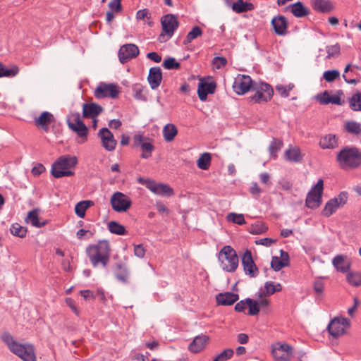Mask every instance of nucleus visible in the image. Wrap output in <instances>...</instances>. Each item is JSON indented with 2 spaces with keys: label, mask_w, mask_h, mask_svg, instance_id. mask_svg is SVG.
<instances>
[{
  "label": "nucleus",
  "mask_w": 361,
  "mask_h": 361,
  "mask_svg": "<svg viewBox=\"0 0 361 361\" xmlns=\"http://www.w3.org/2000/svg\"><path fill=\"white\" fill-rule=\"evenodd\" d=\"M163 66L167 70H177L180 67V64L173 57L164 60Z\"/></svg>",
  "instance_id": "53"
},
{
  "label": "nucleus",
  "mask_w": 361,
  "mask_h": 361,
  "mask_svg": "<svg viewBox=\"0 0 361 361\" xmlns=\"http://www.w3.org/2000/svg\"><path fill=\"white\" fill-rule=\"evenodd\" d=\"M359 69L357 66L348 64L345 68L344 74L343 75L345 81L349 84H357L360 80L357 73V71Z\"/></svg>",
  "instance_id": "25"
},
{
  "label": "nucleus",
  "mask_w": 361,
  "mask_h": 361,
  "mask_svg": "<svg viewBox=\"0 0 361 361\" xmlns=\"http://www.w3.org/2000/svg\"><path fill=\"white\" fill-rule=\"evenodd\" d=\"M161 32L158 37L160 42H165L172 37L175 30L179 26L177 17L173 14H166L161 19Z\"/></svg>",
  "instance_id": "5"
},
{
  "label": "nucleus",
  "mask_w": 361,
  "mask_h": 361,
  "mask_svg": "<svg viewBox=\"0 0 361 361\" xmlns=\"http://www.w3.org/2000/svg\"><path fill=\"white\" fill-rule=\"evenodd\" d=\"M139 54V49L134 44H127L121 47L118 51V58L122 63H126Z\"/></svg>",
  "instance_id": "17"
},
{
  "label": "nucleus",
  "mask_w": 361,
  "mask_h": 361,
  "mask_svg": "<svg viewBox=\"0 0 361 361\" xmlns=\"http://www.w3.org/2000/svg\"><path fill=\"white\" fill-rule=\"evenodd\" d=\"M336 161L343 170L357 169L361 166V150L354 146H345L337 153Z\"/></svg>",
  "instance_id": "2"
},
{
  "label": "nucleus",
  "mask_w": 361,
  "mask_h": 361,
  "mask_svg": "<svg viewBox=\"0 0 361 361\" xmlns=\"http://www.w3.org/2000/svg\"><path fill=\"white\" fill-rule=\"evenodd\" d=\"M283 145V142L281 140L279 139H274L270 143L269 150L271 156L274 158L276 157V153L280 150Z\"/></svg>",
  "instance_id": "51"
},
{
  "label": "nucleus",
  "mask_w": 361,
  "mask_h": 361,
  "mask_svg": "<svg viewBox=\"0 0 361 361\" xmlns=\"http://www.w3.org/2000/svg\"><path fill=\"white\" fill-rule=\"evenodd\" d=\"M317 100L322 104H334L337 105L342 104L341 97L338 95H331L327 91L317 96Z\"/></svg>",
  "instance_id": "28"
},
{
  "label": "nucleus",
  "mask_w": 361,
  "mask_h": 361,
  "mask_svg": "<svg viewBox=\"0 0 361 361\" xmlns=\"http://www.w3.org/2000/svg\"><path fill=\"white\" fill-rule=\"evenodd\" d=\"M211 154L208 152H204L197 159V166L202 170H207L211 165Z\"/></svg>",
  "instance_id": "40"
},
{
  "label": "nucleus",
  "mask_w": 361,
  "mask_h": 361,
  "mask_svg": "<svg viewBox=\"0 0 361 361\" xmlns=\"http://www.w3.org/2000/svg\"><path fill=\"white\" fill-rule=\"evenodd\" d=\"M242 264L245 273L250 277H255L258 274V268L255 264L251 251L247 250L242 257Z\"/></svg>",
  "instance_id": "19"
},
{
  "label": "nucleus",
  "mask_w": 361,
  "mask_h": 361,
  "mask_svg": "<svg viewBox=\"0 0 361 361\" xmlns=\"http://www.w3.org/2000/svg\"><path fill=\"white\" fill-rule=\"evenodd\" d=\"M254 82L249 75H238L234 80L233 88L238 94H243L252 90Z\"/></svg>",
  "instance_id": "15"
},
{
  "label": "nucleus",
  "mask_w": 361,
  "mask_h": 361,
  "mask_svg": "<svg viewBox=\"0 0 361 361\" xmlns=\"http://www.w3.org/2000/svg\"><path fill=\"white\" fill-rule=\"evenodd\" d=\"M293 355V349L286 343H276L272 349V355L276 361H290Z\"/></svg>",
  "instance_id": "16"
},
{
  "label": "nucleus",
  "mask_w": 361,
  "mask_h": 361,
  "mask_svg": "<svg viewBox=\"0 0 361 361\" xmlns=\"http://www.w3.org/2000/svg\"><path fill=\"white\" fill-rule=\"evenodd\" d=\"M275 293L274 283L272 281H267L264 283V288H260L257 292V297H267Z\"/></svg>",
  "instance_id": "42"
},
{
  "label": "nucleus",
  "mask_w": 361,
  "mask_h": 361,
  "mask_svg": "<svg viewBox=\"0 0 361 361\" xmlns=\"http://www.w3.org/2000/svg\"><path fill=\"white\" fill-rule=\"evenodd\" d=\"M134 145L136 147H140L142 154L140 157L142 159H149L152 156V153L154 149L153 141L148 137H145L143 135L138 133L133 137Z\"/></svg>",
  "instance_id": "11"
},
{
  "label": "nucleus",
  "mask_w": 361,
  "mask_h": 361,
  "mask_svg": "<svg viewBox=\"0 0 361 361\" xmlns=\"http://www.w3.org/2000/svg\"><path fill=\"white\" fill-rule=\"evenodd\" d=\"M202 35V31L201 28L198 26H195L192 27L191 31H190L186 38L185 39L183 44H187L190 43L193 39H196L197 37L201 36Z\"/></svg>",
  "instance_id": "46"
},
{
  "label": "nucleus",
  "mask_w": 361,
  "mask_h": 361,
  "mask_svg": "<svg viewBox=\"0 0 361 361\" xmlns=\"http://www.w3.org/2000/svg\"><path fill=\"white\" fill-rule=\"evenodd\" d=\"M293 88V85H288V86L279 85L276 87V91L283 97H287L289 96L290 91Z\"/></svg>",
  "instance_id": "56"
},
{
  "label": "nucleus",
  "mask_w": 361,
  "mask_h": 361,
  "mask_svg": "<svg viewBox=\"0 0 361 361\" xmlns=\"http://www.w3.org/2000/svg\"><path fill=\"white\" fill-rule=\"evenodd\" d=\"M133 91L135 92L134 97H135V98L136 99L145 100V95L142 93L143 88H142V86L141 85L136 84L133 87Z\"/></svg>",
  "instance_id": "61"
},
{
  "label": "nucleus",
  "mask_w": 361,
  "mask_h": 361,
  "mask_svg": "<svg viewBox=\"0 0 361 361\" xmlns=\"http://www.w3.org/2000/svg\"><path fill=\"white\" fill-rule=\"evenodd\" d=\"M119 92V87L116 85L100 82L94 90V95L97 99H103L105 97L116 99L118 97Z\"/></svg>",
  "instance_id": "12"
},
{
  "label": "nucleus",
  "mask_w": 361,
  "mask_h": 361,
  "mask_svg": "<svg viewBox=\"0 0 361 361\" xmlns=\"http://www.w3.org/2000/svg\"><path fill=\"white\" fill-rule=\"evenodd\" d=\"M221 268L228 272H234L238 267L235 250L230 245L224 246L217 254Z\"/></svg>",
  "instance_id": "4"
},
{
  "label": "nucleus",
  "mask_w": 361,
  "mask_h": 361,
  "mask_svg": "<svg viewBox=\"0 0 361 361\" xmlns=\"http://www.w3.org/2000/svg\"><path fill=\"white\" fill-rule=\"evenodd\" d=\"M3 341L8 345L9 350H11L15 345L18 343L13 337L8 333L4 334L1 336Z\"/></svg>",
  "instance_id": "58"
},
{
  "label": "nucleus",
  "mask_w": 361,
  "mask_h": 361,
  "mask_svg": "<svg viewBox=\"0 0 361 361\" xmlns=\"http://www.w3.org/2000/svg\"><path fill=\"white\" fill-rule=\"evenodd\" d=\"M346 130L354 135H359L361 133V125L355 121H348L345 124Z\"/></svg>",
  "instance_id": "50"
},
{
  "label": "nucleus",
  "mask_w": 361,
  "mask_h": 361,
  "mask_svg": "<svg viewBox=\"0 0 361 361\" xmlns=\"http://www.w3.org/2000/svg\"><path fill=\"white\" fill-rule=\"evenodd\" d=\"M350 325V321L344 317H335L327 326L329 334L333 337H338L345 334Z\"/></svg>",
  "instance_id": "13"
},
{
  "label": "nucleus",
  "mask_w": 361,
  "mask_h": 361,
  "mask_svg": "<svg viewBox=\"0 0 361 361\" xmlns=\"http://www.w3.org/2000/svg\"><path fill=\"white\" fill-rule=\"evenodd\" d=\"M147 80L152 90L157 89L162 80V73L159 67H152L149 69Z\"/></svg>",
  "instance_id": "24"
},
{
  "label": "nucleus",
  "mask_w": 361,
  "mask_h": 361,
  "mask_svg": "<svg viewBox=\"0 0 361 361\" xmlns=\"http://www.w3.org/2000/svg\"><path fill=\"white\" fill-rule=\"evenodd\" d=\"M324 190V181L319 179L317 183L307 193L305 204L308 208L314 209L318 208L322 203V197Z\"/></svg>",
  "instance_id": "9"
},
{
  "label": "nucleus",
  "mask_w": 361,
  "mask_h": 361,
  "mask_svg": "<svg viewBox=\"0 0 361 361\" xmlns=\"http://www.w3.org/2000/svg\"><path fill=\"white\" fill-rule=\"evenodd\" d=\"M348 197V192L343 191L340 192L339 195L336 197H334V199H336L337 200L338 205L341 207L346 204Z\"/></svg>",
  "instance_id": "64"
},
{
  "label": "nucleus",
  "mask_w": 361,
  "mask_h": 361,
  "mask_svg": "<svg viewBox=\"0 0 361 361\" xmlns=\"http://www.w3.org/2000/svg\"><path fill=\"white\" fill-rule=\"evenodd\" d=\"M121 0H111L109 3V7L112 12H119L122 10Z\"/></svg>",
  "instance_id": "62"
},
{
  "label": "nucleus",
  "mask_w": 361,
  "mask_h": 361,
  "mask_svg": "<svg viewBox=\"0 0 361 361\" xmlns=\"http://www.w3.org/2000/svg\"><path fill=\"white\" fill-rule=\"evenodd\" d=\"M98 135L101 138L102 146L106 150L113 151L115 149L116 140L114 139L113 134L108 128H101Z\"/></svg>",
  "instance_id": "20"
},
{
  "label": "nucleus",
  "mask_w": 361,
  "mask_h": 361,
  "mask_svg": "<svg viewBox=\"0 0 361 361\" xmlns=\"http://www.w3.org/2000/svg\"><path fill=\"white\" fill-rule=\"evenodd\" d=\"M286 159L292 162H299L302 159L300 150L298 147H291L285 152Z\"/></svg>",
  "instance_id": "35"
},
{
  "label": "nucleus",
  "mask_w": 361,
  "mask_h": 361,
  "mask_svg": "<svg viewBox=\"0 0 361 361\" xmlns=\"http://www.w3.org/2000/svg\"><path fill=\"white\" fill-rule=\"evenodd\" d=\"M267 229L268 228L264 224L257 222L251 225L249 228V232L252 234L258 235L265 233Z\"/></svg>",
  "instance_id": "49"
},
{
  "label": "nucleus",
  "mask_w": 361,
  "mask_h": 361,
  "mask_svg": "<svg viewBox=\"0 0 361 361\" xmlns=\"http://www.w3.org/2000/svg\"><path fill=\"white\" fill-rule=\"evenodd\" d=\"M216 84L214 82H200L198 84L197 94L201 101H205L208 94H213L216 90Z\"/></svg>",
  "instance_id": "26"
},
{
  "label": "nucleus",
  "mask_w": 361,
  "mask_h": 361,
  "mask_svg": "<svg viewBox=\"0 0 361 361\" xmlns=\"http://www.w3.org/2000/svg\"><path fill=\"white\" fill-rule=\"evenodd\" d=\"M137 182L145 185L155 195L165 197H171L173 195L174 191L168 184L157 183L149 178L139 177Z\"/></svg>",
  "instance_id": "8"
},
{
  "label": "nucleus",
  "mask_w": 361,
  "mask_h": 361,
  "mask_svg": "<svg viewBox=\"0 0 361 361\" xmlns=\"http://www.w3.org/2000/svg\"><path fill=\"white\" fill-rule=\"evenodd\" d=\"M77 163L78 159L75 156H61L52 164L51 174L56 178L73 176L74 172L69 169L75 167Z\"/></svg>",
  "instance_id": "3"
},
{
  "label": "nucleus",
  "mask_w": 361,
  "mask_h": 361,
  "mask_svg": "<svg viewBox=\"0 0 361 361\" xmlns=\"http://www.w3.org/2000/svg\"><path fill=\"white\" fill-rule=\"evenodd\" d=\"M11 233L19 238H24L27 234V228L18 223L13 224L10 228Z\"/></svg>",
  "instance_id": "45"
},
{
  "label": "nucleus",
  "mask_w": 361,
  "mask_h": 361,
  "mask_svg": "<svg viewBox=\"0 0 361 361\" xmlns=\"http://www.w3.org/2000/svg\"><path fill=\"white\" fill-rule=\"evenodd\" d=\"M311 5L312 8L322 13H327L332 10L333 6L329 0H312Z\"/></svg>",
  "instance_id": "31"
},
{
  "label": "nucleus",
  "mask_w": 361,
  "mask_h": 361,
  "mask_svg": "<svg viewBox=\"0 0 361 361\" xmlns=\"http://www.w3.org/2000/svg\"><path fill=\"white\" fill-rule=\"evenodd\" d=\"M111 245L107 240H98L95 244L89 245L86 248V254L93 267L101 266L106 268L110 260Z\"/></svg>",
  "instance_id": "1"
},
{
  "label": "nucleus",
  "mask_w": 361,
  "mask_h": 361,
  "mask_svg": "<svg viewBox=\"0 0 361 361\" xmlns=\"http://www.w3.org/2000/svg\"><path fill=\"white\" fill-rule=\"evenodd\" d=\"M117 272L116 273V278L123 283H127L128 281L129 271L126 266L122 264H116Z\"/></svg>",
  "instance_id": "36"
},
{
  "label": "nucleus",
  "mask_w": 361,
  "mask_h": 361,
  "mask_svg": "<svg viewBox=\"0 0 361 361\" xmlns=\"http://www.w3.org/2000/svg\"><path fill=\"white\" fill-rule=\"evenodd\" d=\"M146 249L142 244L134 245V255L138 258H143L145 255Z\"/></svg>",
  "instance_id": "63"
},
{
  "label": "nucleus",
  "mask_w": 361,
  "mask_h": 361,
  "mask_svg": "<svg viewBox=\"0 0 361 361\" xmlns=\"http://www.w3.org/2000/svg\"><path fill=\"white\" fill-rule=\"evenodd\" d=\"M36 127L45 133L49 131V126L55 122L54 115L49 111H43L38 117L34 118Z\"/></svg>",
  "instance_id": "18"
},
{
  "label": "nucleus",
  "mask_w": 361,
  "mask_h": 361,
  "mask_svg": "<svg viewBox=\"0 0 361 361\" xmlns=\"http://www.w3.org/2000/svg\"><path fill=\"white\" fill-rule=\"evenodd\" d=\"M348 283L354 287L361 286V272L359 271H348L346 275Z\"/></svg>",
  "instance_id": "39"
},
{
  "label": "nucleus",
  "mask_w": 361,
  "mask_h": 361,
  "mask_svg": "<svg viewBox=\"0 0 361 361\" xmlns=\"http://www.w3.org/2000/svg\"><path fill=\"white\" fill-rule=\"evenodd\" d=\"M349 104L353 111H361V93L354 94L350 99Z\"/></svg>",
  "instance_id": "47"
},
{
  "label": "nucleus",
  "mask_w": 361,
  "mask_h": 361,
  "mask_svg": "<svg viewBox=\"0 0 361 361\" xmlns=\"http://www.w3.org/2000/svg\"><path fill=\"white\" fill-rule=\"evenodd\" d=\"M239 299V295L231 292L219 293L216 296V302L219 305H231Z\"/></svg>",
  "instance_id": "27"
},
{
  "label": "nucleus",
  "mask_w": 361,
  "mask_h": 361,
  "mask_svg": "<svg viewBox=\"0 0 361 361\" xmlns=\"http://www.w3.org/2000/svg\"><path fill=\"white\" fill-rule=\"evenodd\" d=\"M163 137L166 142H171L178 134V129L174 124L167 123L162 130Z\"/></svg>",
  "instance_id": "32"
},
{
  "label": "nucleus",
  "mask_w": 361,
  "mask_h": 361,
  "mask_svg": "<svg viewBox=\"0 0 361 361\" xmlns=\"http://www.w3.org/2000/svg\"><path fill=\"white\" fill-rule=\"evenodd\" d=\"M252 90L254 94L250 97L253 103H265L271 100L274 90L270 85L266 82H254Z\"/></svg>",
  "instance_id": "7"
},
{
  "label": "nucleus",
  "mask_w": 361,
  "mask_h": 361,
  "mask_svg": "<svg viewBox=\"0 0 361 361\" xmlns=\"http://www.w3.org/2000/svg\"><path fill=\"white\" fill-rule=\"evenodd\" d=\"M247 302L249 307L248 314L257 315L259 312V307L257 301L250 298H247Z\"/></svg>",
  "instance_id": "55"
},
{
  "label": "nucleus",
  "mask_w": 361,
  "mask_h": 361,
  "mask_svg": "<svg viewBox=\"0 0 361 361\" xmlns=\"http://www.w3.org/2000/svg\"><path fill=\"white\" fill-rule=\"evenodd\" d=\"M11 351L23 361H36V356L32 345H23L18 343Z\"/></svg>",
  "instance_id": "14"
},
{
  "label": "nucleus",
  "mask_w": 361,
  "mask_h": 361,
  "mask_svg": "<svg viewBox=\"0 0 361 361\" xmlns=\"http://www.w3.org/2000/svg\"><path fill=\"white\" fill-rule=\"evenodd\" d=\"M232 9L238 13L252 11L254 9L252 4L245 2L243 0H238L236 2L233 4Z\"/></svg>",
  "instance_id": "34"
},
{
  "label": "nucleus",
  "mask_w": 361,
  "mask_h": 361,
  "mask_svg": "<svg viewBox=\"0 0 361 361\" xmlns=\"http://www.w3.org/2000/svg\"><path fill=\"white\" fill-rule=\"evenodd\" d=\"M233 353L234 352L231 348L225 349L214 357V361H226L233 357Z\"/></svg>",
  "instance_id": "54"
},
{
  "label": "nucleus",
  "mask_w": 361,
  "mask_h": 361,
  "mask_svg": "<svg viewBox=\"0 0 361 361\" xmlns=\"http://www.w3.org/2000/svg\"><path fill=\"white\" fill-rule=\"evenodd\" d=\"M340 207L336 199H331L326 203L322 214L324 216L329 217Z\"/></svg>",
  "instance_id": "37"
},
{
  "label": "nucleus",
  "mask_w": 361,
  "mask_h": 361,
  "mask_svg": "<svg viewBox=\"0 0 361 361\" xmlns=\"http://www.w3.org/2000/svg\"><path fill=\"white\" fill-rule=\"evenodd\" d=\"M92 205H93V202L90 200H84L77 203L75 207V214L80 218H83L86 210Z\"/></svg>",
  "instance_id": "41"
},
{
  "label": "nucleus",
  "mask_w": 361,
  "mask_h": 361,
  "mask_svg": "<svg viewBox=\"0 0 361 361\" xmlns=\"http://www.w3.org/2000/svg\"><path fill=\"white\" fill-rule=\"evenodd\" d=\"M340 75V73L337 70L326 71L323 74V78L327 82H333Z\"/></svg>",
  "instance_id": "57"
},
{
  "label": "nucleus",
  "mask_w": 361,
  "mask_h": 361,
  "mask_svg": "<svg viewBox=\"0 0 361 361\" xmlns=\"http://www.w3.org/2000/svg\"><path fill=\"white\" fill-rule=\"evenodd\" d=\"M209 338L205 335L196 336L189 345V350L195 353L200 352L206 345Z\"/></svg>",
  "instance_id": "29"
},
{
  "label": "nucleus",
  "mask_w": 361,
  "mask_h": 361,
  "mask_svg": "<svg viewBox=\"0 0 361 361\" xmlns=\"http://www.w3.org/2000/svg\"><path fill=\"white\" fill-rule=\"evenodd\" d=\"M212 64L216 69H220L227 64V59L223 56L214 57L212 60Z\"/></svg>",
  "instance_id": "59"
},
{
  "label": "nucleus",
  "mask_w": 361,
  "mask_h": 361,
  "mask_svg": "<svg viewBox=\"0 0 361 361\" xmlns=\"http://www.w3.org/2000/svg\"><path fill=\"white\" fill-rule=\"evenodd\" d=\"M290 8L293 15L297 18L305 17L310 13V10L304 6L303 4L300 1L290 5Z\"/></svg>",
  "instance_id": "33"
},
{
  "label": "nucleus",
  "mask_w": 361,
  "mask_h": 361,
  "mask_svg": "<svg viewBox=\"0 0 361 361\" xmlns=\"http://www.w3.org/2000/svg\"><path fill=\"white\" fill-rule=\"evenodd\" d=\"M67 124L68 128L75 132L80 138V142H85L87 140L88 128L81 120L78 112H71L67 116Z\"/></svg>",
  "instance_id": "6"
},
{
  "label": "nucleus",
  "mask_w": 361,
  "mask_h": 361,
  "mask_svg": "<svg viewBox=\"0 0 361 361\" xmlns=\"http://www.w3.org/2000/svg\"><path fill=\"white\" fill-rule=\"evenodd\" d=\"M271 267L274 271H279L286 267V264L282 263L278 257H273L271 262Z\"/></svg>",
  "instance_id": "60"
},
{
  "label": "nucleus",
  "mask_w": 361,
  "mask_h": 361,
  "mask_svg": "<svg viewBox=\"0 0 361 361\" xmlns=\"http://www.w3.org/2000/svg\"><path fill=\"white\" fill-rule=\"evenodd\" d=\"M326 49L327 52L326 59L336 57L341 52V47L338 43L334 45L327 46Z\"/></svg>",
  "instance_id": "52"
},
{
  "label": "nucleus",
  "mask_w": 361,
  "mask_h": 361,
  "mask_svg": "<svg viewBox=\"0 0 361 361\" xmlns=\"http://www.w3.org/2000/svg\"><path fill=\"white\" fill-rule=\"evenodd\" d=\"M334 267L338 271L341 273L348 272L351 267V262L347 257L342 255H336L332 260Z\"/></svg>",
  "instance_id": "22"
},
{
  "label": "nucleus",
  "mask_w": 361,
  "mask_h": 361,
  "mask_svg": "<svg viewBox=\"0 0 361 361\" xmlns=\"http://www.w3.org/2000/svg\"><path fill=\"white\" fill-rule=\"evenodd\" d=\"M112 209L116 212H126L131 206L130 198L121 192H115L110 200Z\"/></svg>",
  "instance_id": "10"
},
{
  "label": "nucleus",
  "mask_w": 361,
  "mask_h": 361,
  "mask_svg": "<svg viewBox=\"0 0 361 361\" xmlns=\"http://www.w3.org/2000/svg\"><path fill=\"white\" fill-rule=\"evenodd\" d=\"M103 111V108L96 103H85L82 106V116L84 118H97Z\"/></svg>",
  "instance_id": "23"
},
{
  "label": "nucleus",
  "mask_w": 361,
  "mask_h": 361,
  "mask_svg": "<svg viewBox=\"0 0 361 361\" xmlns=\"http://www.w3.org/2000/svg\"><path fill=\"white\" fill-rule=\"evenodd\" d=\"M271 23L276 35L283 36L287 33L288 23L287 18L285 16H275L272 18Z\"/></svg>",
  "instance_id": "21"
},
{
  "label": "nucleus",
  "mask_w": 361,
  "mask_h": 361,
  "mask_svg": "<svg viewBox=\"0 0 361 361\" xmlns=\"http://www.w3.org/2000/svg\"><path fill=\"white\" fill-rule=\"evenodd\" d=\"M108 228L111 233L119 235H126L127 233L123 225L114 221L109 222Z\"/></svg>",
  "instance_id": "43"
},
{
  "label": "nucleus",
  "mask_w": 361,
  "mask_h": 361,
  "mask_svg": "<svg viewBox=\"0 0 361 361\" xmlns=\"http://www.w3.org/2000/svg\"><path fill=\"white\" fill-rule=\"evenodd\" d=\"M19 72L17 66H13L11 68H7L1 63H0V78L2 77H14Z\"/></svg>",
  "instance_id": "44"
},
{
  "label": "nucleus",
  "mask_w": 361,
  "mask_h": 361,
  "mask_svg": "<svg viewBox=\"0 0 361 361\" xmlns=\"http://www.w3.org/2000/svg\"><path fill=\"white\" fill-rule=\"evenodd\" d=\"M26 221L27 222H30V224L37 228H41L44 226L46 223L45 222H40L39 221L38 218V210L35 209L31 211H30L27 214Z\"/></svg>",
  "instance_id": "38"
},
{
  "label": "nucleus",
  "mask_w": 361,
  "mask_h": 361,
  "mask_svg": "<svg viewBox=\"0 0 361 361\" xmlns=\"http://www.w3.org/2000/svg\"><path fill=\"white\" fill-rule=\"evenodd\" d=\"M319 146L322 149H334L338 146V137L334 134H327L322 137Z\"/></svg>",
  "instance_id": "30"
},
{
  "label": "nucleus",
  "mask_w": 361,
  "mask_h": 361,
  "mask_svg": "<svg viewBox=\"0 0 361 361\" xmlns=\"http://www.w3.org/2000/svg\"><path fill=\"white\" fill-rule=\"evenodd\" d=\"M226 219L238 225H243L246 223L244 215L242 214L228 213L226 216Z\"/></svg>",
  "instance_id": "48"
}]
</instances>
